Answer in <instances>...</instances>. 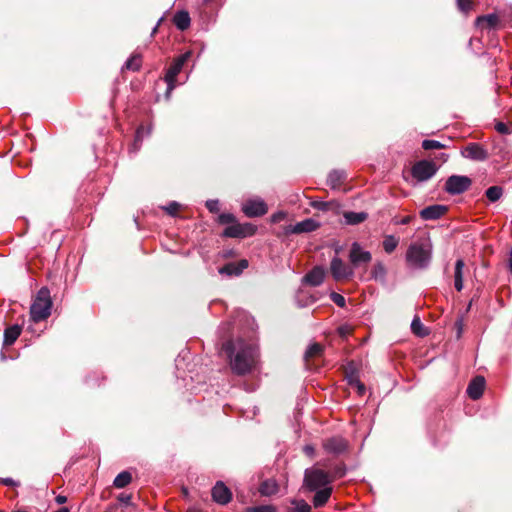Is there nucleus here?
<instances>
[{
  "mask_svg": "<svg viewBox=\"0 0 512 512\" xmlns=\"http://www.w3.org/2000/svg\"><path fill=\"white\" fill-rule=\"evenodd\" d=\"M232 323L224 322L218 328L222 343L221 350L229 360L232 372L239 376L251 373L257 365L258 348L256 344L247 342L243 338L230 339Z\"/></svg>",
  "mask_w": 512,
  "mask_h": 512,
  "instance_id": "obj_1",
  "label": "nucleus"
},
{
  "mask_svg": "<svg viewBox=\"0 0 512 512\" xmlns=\"http://www.w3.org/2000/svg\"><path fill=\"white\" fill-rule=\"evenodd\" d=\"M433 245L428 235L420 236L407 248L405 260L407 266L414 270H425L432 260Z\"/></svg>",
  "mask_w": 512,
  "mask_h": 512,
  "instance_id": "obj_2",
  "label": "nucleus"
},
{
  "mask_svg": "<svg viewBox=\"0 0 512 512\" xmlns=\"http://www.w3.org/2000/svg\"><path fill=\"white\" fill-rule=\"evenodd\" d=\"M319 285L320 265H315L313 269L303 277L301 287L295 295V301L298 307H310L317 302L318 298L312 290Z\"/></svg>",
  "mask_w": 512,
  "mask_h": 512,
  "instance_id": "obj_3",
  "label": "nucleus"
},
{
  "mask_svg": "<svg viewBox=\"0 0 512 512\" xmlns=\"http://www.w3.org/2000/svg\"><path fill=\"white\" fill-rule=\"evenodd\" d=\"M52 299L50 290L42 287L36 294V297L30 307V318L33 322L38 323L47 319L51 314Z\"/></svg>",
  "mask_w": 512,
  "mask_h": 512,
  "instance_id": "obj_4",
  "label": "nucleus"
},
{
  "mask_svg": "<svg viewBox=\"0 0 512 512\" xmlns=\"http://www.w3.org/2000/svg\"><path fill=\"white\" fill-rule=\"evenodd\" d=\"M346 474L345 464L341 461L333 465L322 463V506L329 500L332 487L329 485L331 481L342 478Z\"/></svg>",
  "mask_w": 512,
  "mask_h": 512,
  "instance_id": "obj_5",
  "label": "nucleus"
},
{
  "mask_svg": "<svg viewBox=\"0 0 512 512\" xmlns=\"http://www.w3.org/2000/svg\"><path fill=\"white\" fill-rule=\"evenodd\" d=\"M302 490L305 492H314L313 504L315 508L320 507V464L315 463L311 468H307L304 473Z\"/></svg>",
  "mask_w": 512,
  "mask_h": 512,
  "instance_id": "obj_6",
  "label": "nucleus"
},
{
  "mask_svg": "<svg viewBox=\"0 0 512 512\" xmlns=\"http://www.w3.org/2000/svg\"><path fill=\"white\" fill-rule=\"evenodd\" d=\"M190 57V51L181 54L176 59H174L170 67L167 69L164 77V80L167 84V90L165 93L166 98H169L171 92L175 89L177 75L181 72L184 64L189 60Z\"/></svg>",
  "mask_w": 512,
  "mask_h": 512,
  "instance_id": "obj_7",
  "label": "nucleus"
},
{
  "mask_svg": "<svg viewBox=\"0 0 512 512\" xmlns=\"http://www.w3.org/2000/svg\"><path fill=\"white\" fill-rule=\"evenodd\" d=\"M472 185V180L465 175H451L447 178L444 190L450 195H460Z\"/></svg>",
  "mask_w": 512,
  "mask_h": 512,
  "instance_id": "obj_8",
  "label": "nucleus"
},
{
  "mask_svg": "<svg viewBox=\"0 0 512 512\" xmlns=\"http://www.w3.org/2000/svg\"><path fill=\"white\" fill-rule=\"evenodd\" d=\"M438 170L435 163L428 160L416 162L411 169V174L418 182H424L432 178Z\"/></svg>",
  "mask_w": 512,
  "mask_h": 512,
  "instance_id": "obj_9",
  "label": "nucleus"
},
{
  "mask_svg": "<svg viewBox=\"0 0 512 512\" xmlns=\"http://www.w3.org/2000/svg\"><path fill=\"white\" fill-rule=\"evenodd\" d=\"M242 211L247 217L255 218L265 215L268 211L267 204L261 198H251L242 205Z\"/></svg>",
  "mask_w": 512,
  "mask_h": 512,
  "instance_id": "obj_10",
  "label": "nucleus"
},
{
  "mask_svg": "<svg viewBox=\"0 0 512 512\" xmlns=\"http://www.w3.org/2000/svg\"><path fill=\"white\" fill-rule=\"evenodd\" d=\"M331 274L337 281L349 279L354 275V268L347 265L342 259L334 257L330 265Z\"/></svg>",
  "mask_w": 512,
  "mask_h": 512,
  "instance_id": "obj_11",
  "label": "nucleus"
},
{
  "mask_svg": "<svg viewBox=\"0 0 512 512\" xmlns=\"http://www.w3.org/2000/svg\"><path fill=\"white\" fill-rule=\"evenodd\" d=\"M322 448L327 454L340 456L347 452L348 441L341 436H333L328 438L325 443L322 444Z\"/></svg>",
  "mask_w": 512,
  "mask_h": 512,
  "instance_id": "obj_12",
  "label": "nucleus"
},
{
  "mask_svg": "<svg viewBox=\"0 0 512 512\" xmlns=\"http://www.w3.org/2000/svg\"><path fill=\"white\" fill-rule=\"evenodd\" d=\"M372 255L369 251L363 250L358 242H353L349 251V261L353 268H358L361 264H367L371 261Z\"/></svg>",
  "mask_w": 512,
  "mask_h": 512,
  "instance_id": "obj_13",
  "label": "nucleus"
},
{
  "mask_svg": "<svg viewBox=\"0 0 512 512\" xmlns=\"http://www.w3.org/2000/svg\"><path fill=\"white\" fill-rule=\"evenodd\" d=\"M461 154L464 158L473 160V161H485L489 157L488 151L483 147V145L471 142L467 144L461 151Z\"/></svg>",
  "mask_w": 512,
  "mask_h": 512,
  "instance_id": "obj_14",
  "label": "nucleus"
},
{
  "mask_svg": "<svg viewBox=\"0 0 512 512\" xmlns=\"http://www.w3.org/2000/svg\"><path fill=\"white\" fill-rule=\"evenodd\" d=\"M212 499L220 505L228 504L232 499L231 490L222 481H217L211 491Z\"/></svg>",
  "mask_w": 512,
  "mask_h": 512,
  "instance_id": "obj_15",
  "label": "nucleus"
},
{
  "mask_svg": "<svg viewBox=\"0 0 512 512\" xmlns=\"http://www.w3.org/2000/svg\"><path fill=\"white\" fill-rule=\"evenodd\" d=\"M249 266L247 259H241L238 262H229L218 269L219 274L229 277L240 276L243 271Z\"/></svg>",
  "mask_w": 512,
  "mask_h": 512,
  "instance_id": "obj_16",
  "label": "nucleus"
},
{
  "mask_svg": "<svg viewBox=\"0 0 512 512\" xmlns=\"http://www.w3.org/2000/svg\"><path fill=\"white\" fill-rule=\"evenodd\" d=\"M448 211V207L442 204H434L423 208L419 215L425 221L438 220Z\"/></svg>",
  "mask_w": 512,
  "mask_h": 512,
  "instance_id": "obj_17",
  "label": "nucleus"
},
{
  "mask_svg": "<svg viewBox=\"0 0 512 512\" xmlns=\"http://www.w3.org/2000/svg\"><path fill=\"white\" fill-rule=\"evenodd\" d=\"M485 388V379L482 376H476L473 378L468 387L467 394L472 400H478L484 392Z\"/></svg>",
  "mask_w": 512,
  "mask_h": 512,
  "instance_id": "obj_18",
  "label": "nucleus"
},
{
  "mask_svg": "<svg viewBox=\"0 0 512 512\" xmlns=\"http://www.w3.org/2000/svg\"><path fill=\"white\" fill-rule=\"evenodd\" d=\"M152 133V127L149 126L145 128L143 125H140L135 132V137L132 145L129 147V154H136L142 145L144 137L150 136Z\"/></svg>",
  "mask_w": 512,
  "mask_h": 512,
  "instance_id": "obj_19",
  "label": "nucleus"
},
{
  "mask_svg": "<svg viewBox=\"0 0 512 512\" xmlns=\"http://www.w3.org/2000/svg\"><path fill=\"white\" fill-rule=\"evenodd\" d=\"M346 179L347 173L344 170L335 169L328 174L326 184L332 190H340Z\"/></svg>",
  "mask_w": 512,
  "mask_h": 512,
  "instance_id": "obj_20",
  "label": "nucleus"
},
{
  "mask_svg": "<svg viewBox=\"0 0 512 512\" xmlns=\"http://www.w3.org/2000/svg\"><path fill=\"white\" fill-rule=\"evenodd\" d=\"M475 25L482 30H495L499 26V17L495 13L482 15L477 17Z\"/></svg>",
  "mask_w": 512,
  "mask_h": 512,
  "instance_id": "obj_21",
  "label": "nucleus"
},
{
  "mask_svg": "<svg viewBox=\"0 0 512 512\" xmlns=\"http://www.w3.org/2000/svg\"><path fill=\"white\" fill-rule=\"evenodd\" d=\"M318 227V223L311 218L305 219L295 225L288 226L286 232L293 234H301L314 231Z\"/></svg>",
  "mask_w": 512,
  "mask_h": 512,
  "instance_id": "obj_22",
  "label": "nucleus"
},
{
  "mask_svg": "<svg viewBox=\"0 0 512 512\" xmlns=\"http://www.w3.org/2000/svg\"><path fill=\"white\" fill-rule=\"evenodd\" d=\"M173 23L180 31H185L190 27L191 18L186 10L177 11L173 16Z\"/></svg>",
  "mask_w": 512,
  "mask_h": 512,
  "instance_id": "obj_23",
  "label": "nucleus"
},
{
  "mask_svg": "<svg viewBox=\"0 0 512 512\" xmlns=\"http://www.w3.org/2000/svg\"><path fill=\"white\" fill-rule=\"evenodd\" d=\"M22 331L19 324H14L4 330L3 346H11L18 339Z\"/></svg>",
  "mask_w": 512,
  "mask_h": 512,
  "instance_id": "obj_24",
  "label": "nucleus"
},
{
  "mask_svg": "<svg viewBox=\"0 0 512 512\" xmlns=\"http://www.w3.org/2000/svg\"><path fill=\"white\" fill-rule=\"evenodd\" d=\"M245 226L237 222L228 225L222 232L223 237L227 238H244L246 237Z\"/></svg>",
  "mask_w": 512,
  "mask_h": 512,
  "instance_id": "obj_25",
  "label": "nucleus"
},
{
  "mask_svg": "<svg viewBox=\"0 0 512 512\" xmlns=\"http://www.w3.org/2000/svg\"><path fill=\"white\" fill-rule=\"evenodd\" d=\"M279 486L276 480L266 479L259 486V493L262 496H272L278 492Z\"/></svg>",
  "mask_w": 512,
  "mask_h": 512,
  "instance_id": "obj_26",
  "label": "nucleus"
},
{
  "mask_svg": "<svg viewBox=\"0 0 512 512\" xmlns=\"http://www.w3.org/2000/svg\"><path fill=\"white\" fill-rule=\"evenodd\" d=\"M319 355H320V343L315 342V343L311 344L305 351L304 363H305L306 369H308V370L313 369V366L310 361L312 358L319 356Z\"/></svg>",
  "mask_w": 512,
  "mask_h": 512,
  "instance_id": "obj_27",
  "label": "nucleus"
},
{
  "mask_svg": "<svg viewBox=\"0 0 512 512\" xmlns=\"http://www.w3.org/2000/svg\"><path fill=\"white\" fill-rule=\"evenodd\" d=\"M465 263L462 259H458L455 263V271H454V287L457 291H461L463 289V269Z\"/></svg>",
  "mask_w": 512,
  "mask_h": 512,
  "instance_id": "obj_28",
  "label": "nucleus"
},
{
  "mask_svg": "<svg viewBox=\"0 0 512 512\" xmlns=\"http://www.w3.org/2000/svg\"><path fill=\"white\" fill-rule=\"evenodd\" d=\"M343 217L345 219V223L348 225H357L362 223L367 218V213L365 212H343Z\"/></svg>",
  "mask_w": 512,
  "mask_h": 512,
  "instance_id": "obj_29",
  "label": "nucleus"
},
{
  "mask_svg": "<svg viewBox=\"0 0 512 512\" xmlns=\"http://www.w3.org/2000/svg\"><path fill=\"white\" fill-rule=\"evenodd\" d=\"M132 482V474L125 470L120 472L114 479L113 485L118 488H124Z\"/></svg>",
  "mask_w": 512,
  "mask_h": 512,
  "instance_id": "obj_30",
  "label": "nucleus"
},
{
  "mask_svg": "<svg viewBox=\"0 0 512 512\" xmlns=\"http://www.w3.org/2000/svg\"><path fill=\"white\" fill-rule=\"evenodd\" d=\"M287 512H311L310 505L303 499H292Z\"/></svg>",
  "mask_w": 512,
  "mask_h": 512,
  "instance_id": "obj_31",
  "label": "nucleus"
},
{
  "mask_svg": "<svg viewBox=\"0 0 512 512\" xmlns=\"http://www.w3.org/2000/svg\"><path fill=\"white\" fill-rule=\"evenodd\" d=\"M386 274L387 270L382 262H377L374 264L371 271V276L373 279H375L376 281L384 282L386 279Z\"/></svg>",
  "mask_w": 512,
  "mask_h": 512,
  "instance_id": "obj_32",
  "label": "nucleus"
},
{
  "mask_svg": "<svg viewBox=\"0 0 512 512\" xmlns=\"http://www.w3.org/2000/svg\"><path fill=\"white\" fill-rule=\"evenodd\" d=\"M398 244L399 239L394 235L385 236L382 243L384 251L388 254L392 253L397 248Z\"/></svg>",
  "mask_w": 512,
  "mask_h": 512,
  "instance_id": "obj_33",
  "label": "nucleus"
},
{
  "mask_svg": "<svg viewBox=\"0 0 512 512\" xmlns=\"http://www.w3.org/2000/svg\"><path fill=\"white\" fill-rule=\"evenodd\" d=\"M322 214L332 211L340 218L341 205L337 201H322Z\"/></svg>",
  "mask_w": 512,
  "mask_h": 512,
  "instance_id": "obj_34",
  "label": "nucleus"
},
{
  "mask_svg": "<svg viewBox=\"0 0 512 512\" xmlns=\"http://www.w3.org/2000/svg\"><path fill=\"white\" fill-rule=\"evenodd\" d=\"M411 330L415 335L420 337L426 336L428 334L426 327L417 316H415L411 322Z\"/></svg>",
  "mask_w": 512,
  "mask_h": 512,
  "instance_id": "obj_35",
  "label": "nucleus"
},
{
  "mask_svg": "<svg viewBox=\"0 0 512 512\" xmlns=\"http://www.w3.org/2000/svg\"><path fill=\"white\" fill-rule=\"evenodd\" d=\"M485 195L490 202L498 201L503 195V188L501 186H491L485 191Z\"/></svg>",
  "mask_w": 512,
  "mask_h": 512,
  "instance_id": "obj_36",
  "label": "nucleus"
},
{
  "mask_svg": "<svg viewBox=\"0 0 512 512\" xmlns=\"http://www.w3.org/2000/svg\"><path fill=\"white\" fill-rule=\"evenodd\" d=\"M141 67V56L139 54H134L130 58L127 59L123 68L132 71H138Z\"/></svg>",
  "mask_w": 512,
  "mask_h": 512,
  "instance_id": "obj_37",
  "label": "nucleus"
},
{
  "mask_svg": "<svg viewBox=\"0 0 512 512\" xmlns=\"http://www.w3.org/2000/svg\"><path fill=\"white\" fill-rule=\"evenodd\" d=\"M444 147L445 145L437 140L425 139L422 142V148L424 150L443 149Z\"/></svg>",
  "mask_w": 512,
  "mask_h": 512,
  "instance_id": "obj_38",
  "label": "nucleus"
},
{
  "mask_svg": "<svg viewBox=\"0 0 512 512\" xmlns=\"http://www.w3.org/2000/svg\"><path fill=\"white\" fill-rule=\"evenodd\" d=\"M236 222V217L232 213L223 212L218 216V223L222 225L233 224Z\"/></svg>",
  "mask_w": 512,
  "mask_h": 512,
  "instance_id": "obj_39",
  "label": "nucleus"
},
{
  "mask_svg": "<svg viewBox=\"0 0 512 512\" xmlns=\"http://www.w3.org/2000/svg\"><path fill=\"white\" fill-rule=\"evenodd\" d=\"M245 512H276V507L273 505H259L247 507Z\"/></svg>",
  "mask_w": 512,
  "mask_h": 512,
  "instance_id": "obj_40",
  "label": "nucleus"
},
{
  "mask_svg": "<svg viewBox=\"0 0 512 512\" xmlns=\"http://www.w3.org/2000/svg\"><path fill=\"white\" fill-rule=\"evenodd\" d=\"M330 299L340 308H344L346 305L345 297L337 292L332 291L330 293Z\"/></svg>",
  "mask_w": 512,
  "mask_h": 512,
  "instance_id": "obj_41",
  "label": "nucleus"
},
{
  "mask_svg": "<svg viewBox=\"0 0 512 512\" xmlns=\"http://www.w3.org/2000/svg\"><path fill=\"white\" fill-rule=\"evenodd\" d=\"M180 208V204L176 201L169 202L166 206H163L162 209L167 212L170 216H176L177 211Z\"/></svg>",
  "mask_w": 512,
  "mask_h": 512,
  "instance_id": "obj_42",
  "label": "nucleus"
},
{
  "mask_svg": "<svg viewBox=\"0 0 512 512\" xmlns=\"http://www.w3.org/2000/svg\"><path fill=\"white\" fill-rule=\"evenodd\" d=\"M205 206L211 213H217L219 211V201L217 199L207 200Z\"/></svg>",
  "mask_w": 512,
  "mask_h": 512,
  "instance_id": "obj_43",
  "label": "nucleus"
},
{
  "mask_svg": "<svg viewBox=\"0 0 512 512\" xmlns=\"http://www.w3.org/2000/svg\"><path fill=\"white\" fill-rule=\"evenodd\" d=\"M454 327L456 329V337L457 339H459L461 336H462V333H463V328H464V320H463V317H459L455 323H454Z\"/></svg>",
  "mask_w": 512,
  "mask_h": 512,
  "instance_id": "obj_44",
  "label": "nucleus"
},
{
  "mask_svg": "<svg viewBox=\"0 0 512 512\" xmlns=\"http://www.w3.org/2000/svg\"><path fill=\"white\" fill-rule=\"evenodd\" d=\"M118 501L129 506V505H132V495L131 494H126V493H120L117 497Z\"/></svg>",
  "mask_w": 512,
  "mask_h": 512,
  "instance_id": "obj_45",
  "label": "nucleus"
},
{
  "mask_svg": "<svg viewBox=\"0 0 512 512\" xmlns=\"http://www.w3.org/2000/svg\"><path fill=\"white\" fill-rule=\"evenodd\" d=\"M0 484L11 487H18L20 485L18 481H15L13 478L10 477L0 478Z\"/></svg>",
  "mask_w": 512,
  "mask_h": 512,
  "instance_id": "obj_46",
  "label": "nucleus"
},
{
  "mask_svg": "<svg viewBox=\"0 0 512 512\" xmlns=\"http://www.w3.org/2000/svg\"><path fill=\"white\" fill-rule=\"evenodd\" d=\"M457 5L461 11H468L471 8V0H457Z\"/></svg>",
  "mask_w": 512,
  "mask_h": 512,
  "instance_id": "obj_47",
  "label": "nucleus"
},
{
  "mask_svg": "<svg viewBox=\"0 0 512 512\" xmlns=\"http://www.w3.org/2000/svg\"><path fill=\"white\" fill-rule=\"evenodd\" d=\"M495 129L497 132L501 133V134H508L509 133V129L507 127V125L503 122H498L496 125H495Z\"/></svg>",
  "mask_w": 512,
  "mask_h": 512,
  "instance_id": "obj_48",
  "label": "nucleus"
},
{
  "mask_svg": "<svg viewBox=\"0 0 512 512\" xmlns=\"http://www.w3.org/2000/svg\"><path fill=\"white\" fill-rule=\"evenodd\" d=\"M338 334L341 338H346L350 334V327L349 326H340L337 329Z\"/></svg>",
  "mask_w": 512,
  "mask_h": 512,
  "instance_id": "obj_49",
  "label": "nucleus"
},
{
  "mask_svg": "<svg viewBox=\"0 0 512 512\" xmlns=\"http://www.w3.org/2000/svg\"><path fill=\"white\" fill-rule=\"evenodd\" d=\"M412 220H413V217L408 215V216L401 218L400 220H394V223L397 225H408L412 222Z\"/></svg>",
  "mask_w": 512,
  "mask_h": 512,
  "instance_id": "obj_50",
  "label": "nucleus"
},
{
  "mask_svg": "<svg viewBox=\"0 0 512 512\" xmlns=\"http://www.w3.org/2000/svg\"><path fill=\"white\" fill-rule=\"evenodd\" d=\"M242 226H245V231L247 232L246 237L251 236L255 233L256 229L252 224L246 223V224H242Z\"/></svg>",
  "mask_w": 512,
  "mask_h": 512,
  "instance_id": "obj_51",
  "label": "nucleus"
},
{
  "mask_svg": "<svg viewBox=\"0 0 512 512\" xmlns=\"http://www.w3.org/2000/svg\"><path fill=\"white\" fill-rule=\"evenodd\" d=\"M303 451L307 456L310 457L314 454L315 448L312 445H305Z\"/></svg>",
  "mask_w": 512,
  "mask_h": 512,
  "instance_id": "obj_52",
  "label": "nucleus"
},
{
  "mask_svg": "<svg viewBox=\"0 0 512 512\" xmlns=\"http://www.w3.org/2000/svg\"><path fill=\"white\" fill-rule=\"evenodd\" d=\"M284 216L285 215H284L283 212L275 213V214L272 215L271 221L274 222V223L278 222V221L282 220L284 218Z\"/></svg>",
  "mask_w": 512,
  "mask_h": 512,
  "instance_id": "obj_53",
  "label": "nucleus"
},
{
  "mask_svg": "<svg viewBox=\"0 0 512 512\" xmlns=\"http://www.w3.org/2000/svg\"><path fill=\"white\" fill-rule=\"evenodd\" d=\"M55 502L59 505H62L67 502V497L65 495L59 494L55 497Z\"/></svg>",
  "mask_w": 512,
  "mask_h": 512,
  "instance_id": "obj_54",
  "label": "nucleus"
},
{
  "mask_svg": "<svg viewBox=\"0 0 512 512\" xmlns=\"http://www.w3.org/2000/svg\"><path fill=\"white\" fill-rule=\"evenodd\" d=\"M243 388H244V390H245V391H247V392H253V391H255V390H256V385H255V384H251V385H250V384L244 383V384H243Z\"/></svg>",
  "mask_w": 512,
  "mask_h": 512,
  "instance_id": "obj_55",
  "label": "nucleus"
},
{
  "mask_svg": "<svg viewBox=\"0 0 512 512\" xmlns=\"http://www.w3.org/2000/svg\"><path fill=\"white\" fill-rule=\"evenodd\" d=\"M162 20H163V17H161V18L158 20V22L156 23V25L153 27L152 32H151V36H153V35L157 32L158 27L160 26V24H161Z\"/></svg>",
  "mask_w": 512,
  "mask_h": 512,
  "instance_id": "obj_56",
  "label": "nucleus"
},
{
  "mask_svg": "<svg viewBox=\"0 0 512 512\" xmlns=\"http://www.w3.org/2000/svg\"><path fill=\"white\" fill-rule=\"evenodd\" d=\"M180 358H181V354L175 360L177 369H179V365H180V361H181ZM182 360H184V356L182 357Z\"/></svg>",
  "mask_w": 512,
  "mask_h": 512,
  "instance_id": "obj_57",
  "label": "nucleus"
},
{
  "mask_svg": "<svg viewBox=\"0 0 512 512\" xmlns=\"http://www.w3.org/2000/svg\"><path fill=\"white\" fill-rule=\"evenodd\" d=\"M448 157H449V156H448V154H446V153H441V155H440V159H441L443 162H445V161L448 159Z\"/></svg>",
  "mask_w": 512,
  "mask_h": 512,
  "instance_id": "obj_58",
  "label": "nucleus"
},
{
  "mask_svg": "<svg viewBox=\"0 0 512 512\" xmlns=\"http://www.w3.org/2000/svg\"><path fill=\"white\" fill-rule=\"evenodd\" d=\"M232 254H233V251H232V250H228V251H226V252L224 253V257H226V258H227V257H230V256H232Z\"/></svg>",
  "mask_w": 512,
  "mask_h": 512,
  "instance_id": "obj_59",
  "label": "nucleus"
},
{
  "mask_svg": "<svg viewBox=\"0 0 512 512\" xmlns=\"http://www.w3.org/2000/svg\"><path fill=\"white\" fill-rule=\"evenodd\" d=\"M358 389L360 393H363L365 391V386L363 384H359Z\"/></svg>",
  "mask_w": 512,
  "mask_h": 512,
  "instance_id": "obj_60",
  "label": "nucleus"
},
{
  "mask_svg": "<svg viewBox=\"0 0 512 512\" xmlns=\"http://www.w3.org/2000/svg\"><path fill=\"white\" fill-rule=\"evenodd\" d=\"M312 204L315 208H320V202L314 201Z\"/></svg>",
  "mask_w": 512,
  "mask_h": 512,
  "instance_id": "obj_61",
  "label": "nucleus"
},
{
  "mask_svg": "<svg viewBox=\"0 0 512 512\" xmlns=\"http://www.w3.org/2000/svg\"><path fill=\"white\" fill-rule=\"evenodd\" d=\"M212 1L213 0H203V3L207 5V4L211 3Z\"/></svg>",
  "mask_w": 512,
  "mask_h": 512,
  "instance_id": "obj_62",
  "label": "nucleus"
},
{
  "mask_svg": "<svg viewBox=\"0 0 512 512\" xmlns=\"http://www.w3.org/2000/svg\"><path fill=\"white\" fill-rule=\"evenodd\" d=\"M12 512H27V511H25V510H21V509H18V510H14V511H12Z\"/></svg>",
  "mask_w": 512,
  "mask_h": 512,
  "instance_id": "obj_63",
  "label": "nucleus"
},
{
  "mask_svg": "<svg viewBox=\"0 0 512 512\" xmlns=\"http://www.w3.org/2000/svg\"><path fill=\"white\" fill-rule=\"evenodd\" d=\"M471 306H472V300L470 301V303H469V305L467 307V311L471 308Z\"/></svg>",
  "mask_w": 512,
  "mask_h": 512,
  "instance_id": "obj_64",
  "label": "nucleus"
}]
</instances>
